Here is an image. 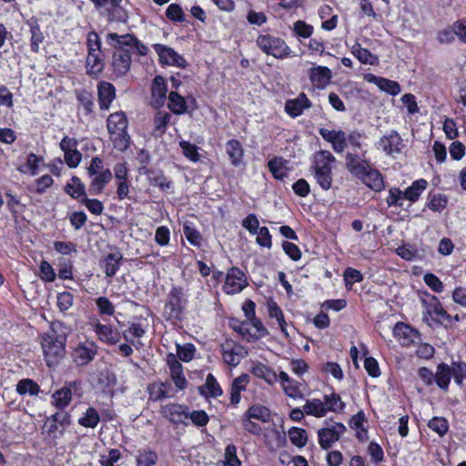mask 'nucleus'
<instances>
[{
    "mask_svg": "<svg viewBox=\"0 0 466 466\" xmlns=\"http://www.w3.org/2000/svg\"><path fill=\"white\" fill-rule=\"evenodd\" d=\"M67 329L60 321H53L50 329L41 337V347L46 365L55 368L66 355Z\"/></svg>",
    "mask_w": 466,
    "mask_h": 466,
    "instance_id": "f257e3e1",
    "label": "nucleus"
},
{
    "mask_svg": "<svg viewBox=\"0 0 466 466\" xmlns=\"http://www.w3.org/2000/svg\"><path fill=\"white\" fill-rule=\"evenodd\" d=\"M128 121L122 111L110 114L107 117L106 127L114 147L124 151L129 147L130 137L127 134Z\"/></svg>",
    "mask_w": 466,
    "mask_h": 466,
    "instance_id": "f03ea898",
    "label": "nucleus"
},
{
    "mask_svg": "<svg viewBox=\"0 0 466 466\" xmlns=\"http://www.w3.org/2000/svg\"><path fill=\"white\" fill-rule=\"evenodd\" d=\"M86 171L90 179L89 191L91 194L101 193L113 177L111 170L105 167L104 162L99 157L91 159Z\"/></svg>",
    "mask_w": 466,
    "mask_h": 466,
    "instance_id": "7ed1b4c3",
    "label": "nucleus"
},
{
    "mask_svg": "<svg viewBox=\"0 0 466 466\" xmlns=\"http://www.w3.org/2000/svg\"><path fill=\"white\" fill-rule=\"evenodd\" d=\"M425 304V313L423 315V320L431 326L429 318L431 319L437 325L443 326L446 329L452 327L451 315L447 312L442 307L440 300L435 296H428V300H423Z\"/></svg>",
    "mask_w": 466,
    "mask_h": 466,
    "instance_id": "20e7f679",
    "label": "nucleus"
},
{
    "mask_svg": "<svg viewBox=\"0 0 466 466\" xmlns=\"http://www.w3.org/2000/svg\"><path fill=\"white\" fill-rule=\"evenodd\" d=\"M257 46L268 56L282 59L290 56L291 50L286 42L271 35H260L257 38Z\"/></svg>",
    "mask_w": 466,
    "mask_h": 466,
    "instance_id": "39448f33",
    "label": "nucleus"
},
{
    "mask_svg": "<svg viewBox=\"0 0 466 466\" xmlns=\"http://www.w3.org/2000/svg\"><path fill=\"white\" fill-rule=\"evenodd\" d=\"M73 395L81 398L83 396L82 381L79 380L66 381L65 385L56 390L52 395V404L58 409L66 408Z\"/></svg>",
    "mask_w": 466,
    "mask_h": 466,
    "instance_id": "423d86ee",
    "label": "nucleus"
},
{
    "mask_svg": "<svg viewBox=\"0 0 466 466\" xmlns=\"http://www.w3.org/2000/svg\"><path fill=\"white\" fill-rule=\"evenodd\" d=\"M427 185L428 183L425 179H418L414 181L405 191H401L398 188H391L390 190V196L387 198V204H396V202L400 199L415 202L426 189Z\"/></svg>",
    "mask_w": 466,
    "mask_h": 466,
    "instance_id": "0eeeda50",
    "label": "nucleus"
},
{
    "mask_svg": "<svg viewBox=\"0 0 466 466\" xmlns=\"http://www.w3.org/2000/svg\"><path fill=\"white\" fill-rule=\"evenodd\" d=\"M183 290L181 288H173L167 295L163 315L167 320H178L183 312Z\"/></svg>",
    "mask_w": 466,
    "mask_h": 466,
    "instance_id": "6e6552de",
    "label": "nucleus"
},
{
    "mask_svg": "<svg viewBox=\"0 0 466 466\" xmlns=\"http://www.w3.org/2000/svg\"><path fill=\"white\" fill-rule=\"evenodd\" d=\"M247 285L248 280L243 271L236 267H232L227 272L223 290L227 294L233 295L239 293Z\"/></svg>",
    "mask_w": 466,
    "mask_h": 466,
    "instance_id": "1a4fd4ad",
    "label": "nucleus"
},
{
    "mask_svg": "<svg viewBox=\"0 0 466 466\" xmlns=\"http://www.w3.org/2000/svg\"><path fill=\"white\" fill-rule=\"evenodd\" d=\"M153 48L157 54L159 62L162 65L177 66L179 68H185L187 66V63L186 59L173 48L161 44H155Z\"/></svg>",
    "mask_w": 466,
    "mask_h": 466,
    "instance_id": "9d476101",
    "label": "nucleus"
},
{
    "mask_svg": "<svg viewBox=\"0 0 466 466\" xmlns=\"http://www.w3.org/2000/svg\"><path fill=\"white\" fill-rule=\"evenodd\" d=\"M106 41L113 47L124 45L125 47L136 49L141 56H145L147 53V47L129 34L120 35L116 33H109L106 35Z\"/></svg>",
    "mask_w": 466,
    "mask_h": 466,
    "instance_id": "9b49d317",
    "label": "nucleus"
},
{
    "mask_svg": "<svg viewBox=\"0 0 466 466\" xmlns=\"http://www.w3.org/2000/svg\"><path fill=\"white\" fill-rule=\"evenodd\" d=\"M96 354L97 346L93 341L86 340L74 349L72 358L77 366H85L91 362Z\"/></svg>",
    "mask_w": 466,
    "mask_h": 466,
    "instance_id": "f8f14e48",
    "label": "nucleus"
},
{
    "mask_svg": "<svg viewBox=\"0 0 466 466\" xmlns=\"http://www.w3.org/2000/svg\"><path fill=\"white\" fill-rule=\"evenodd\" d=\"M70 416L67 412H56L51 417H48L44 424L43 430L47 432L48 435L56 438V433L63 435L65 429L69 425Z\"/></svg>",
    "mask_w": 466,
    "mask_h": 466,
    "instance_id": "ddd939ff",
    "label": "nucleus"
},
{
    "mask_svg": "<svg viewBox=\"0 0 466 466\" xmlns=\"http://www.w3.org/2000/svg\"><path fill=\"white\" fill-rule=\"evenodd\" d=\"M346 431V427L342 423H336L330 428H323L318 431L319 443L323 450H329L341 435Z\"/></svg>",
    "mask_w": 466,
    "mask_h": 466,
    "instance_id": "4468645a",
    "label": "nucleus"
},
{
    "mask_svg": "<svg viewBox=\"0 0 466 466\" xmlns=\"http://www.w3.org/2000/svg\"><path fill=\"white\" fill-rule=\"evenodd\" d=\"M115 48L116 51L113 53L112 66L117 76H123L130 69L131 56L129 49H127L124 45H118L117 47Z\"/></svg>",
    "mask_w": 466,
    "mask_h": 466,
    "instance_id": "2eb2a0df",
    "label": "nucleus"
},
{
    "mask_svg": "<svg viewBox=\"0 0 466 466\" xmlns=\"http://www.w3.org/2000/svg\"><path fill=\"white\" fill-rule=\"evenodd\" d=\"M161 415L173 424L185 423L188 419V408L179 403H167L160 408Z\"/></svg>",
    "mask_w": 466,
    "mask_h": 466,
    "instance_id": "dca6fc26",
    "label": "nucleus"
},
{
    "mask_svg": "<svg viewBox=\"0 0 466 466\" xmlns=\"http://www.w3.org/2000/svg\"><path fill=\"white\" fill-rule=\"evenodd\" d=\"M309 78L314 88L324 89L332 78L331 70L327 66H316L309 68Z\"/></svg>",
    "mask_w": 466,
    "mask_h": 466,
    "instance_id": "f3484780",
    "label": "nucleus"
},
{
    "mask_svg": "<svg viewBox=\"0 0 466 466\" xmlns=\"http://www.w3.org/2000/svg\"><path fill=\"white\" fill-rule=\"evenodd\" d=\"M167 364L170 370V377L178 390L187 388V381L183 374L182 364L177 360L174 354L167 356Z\"/></svg>",
    "mask_w": 466,
    "mask_h": 466,
    "instance_id": "a211bd4d",
    "label": "nucleus"
},
{
    "mask_svg": "<svg viewBox=\"0 0 466 466\" xmlns=\"http://www.w3.org/2000/svg\"><path fill=\"white\" fill-rule=\"evenodd\" d=\"M319 135L327 142L332 145V148L337 153H341L346 148V134L342 130H329L328 128H319Z\"/></svg>",
    "mask_w": 466,
    "mask_h": 466,
    "instance_id": "6ab92c4d",
    "label": "nucleus"
},
{
    "mask_svg": "<svg viewBox=\"0 0 466 466\" xmlns=\"http://www.w3.org/2000/svg\"><path fill=\"white\" fill-rule=\"evenodd\" d=\"M248 356L247 350L238 344L229 345L227 344L222 347V357L229 366L236 367L239 364L241 360Z\"/></svg>",
    "mask_w": 466,
    "mask_h": 466,
    "instance_id": "aec40b11",
    "label": "nucleus"
},
{
    "mask_svg": "<svg viewBox=\"0 0 466 466\" xmlns=\"http://www.w3.org/2000/svg\"><path fill=\"white\" fill-rule=\"evenodd\" d=\"M393 334L403 346H410L419 339L418 331L403 322L395 325Z\"/></svg>",
    "mask_w": 466,
    "mask_h": 466,
    "instance_id": "412c9836",
    "label": "nucleus"
},
{
    "mask_svg": "<svg viewBox=\"0 0 466 466\" xmlns=\"http://www.w3.org/2000/svg\"><path fill=\"white\" fill-rule=\"evenodd\" d=\"M279 378L282 390L288 397L294 400L303 398V393L300 390V383L299 381L291 379L285 371H280Z\"/></svg>",
    "mask_w": 466,
    "mask_h": 466,
    "instance_id": "4be33fe9",
    "label": "nucleus"
},
{
    "mask_svg": "<svg viewBox=\"0 0 466 466\" xmlns=\"http://www.w3.org/2000/svg\"><path fill=\"white\" fill-rule=\"evenodd\" d=\"M99 106L102 110H107L116 97V88L108 82H99L97 85Z\"/></svg>",
    "mask_w": 466,
    "mask_h": 466,
    "instance_id": "5701e85b",
    "label": "nucleus"
},
{
    "mask_svg": "<svg viewBox=\"0 0 466 466\" xmlns=\"http://www.w3.org/2000/svg\"><path fill=\"white\" fill-rule=\"evenodd\" d=\"M94 331L98 339L106 344H116L120 340V333L117 329L109 325L96 323L94 326Z\"/></svg>",
    "mask_w": 466,
    "mask_h": 466,
    "instance_id": "b1692460",
    "label": "nucleus"
},
{
    "mask_svg": "<svg viewBox=\"0 0 466 466\" xmlns=\"http://www.w3.org/2000/svg\"><path fill=\"white\" fill-rule=\"evenodd\" d=\"M365 79L370 83L375 84L380 90L392 96H396L400 92V86L396 81L376 76L372 74L366 75Z\"/></svg>",
    "mask_w": 466,
    "mask_h": 466,
    "instance_id": "393cba45",
    "label": "nucleus"
},
{
    "mask_svg": "<svg viewBox=\"0 0 466 466\" xmlns=\"http://www.w3.org/2000/svg\"><path fill=\"white\" fill-rule=\"evenodd\" d=\"M311 103L305 94H300L297 98L286 102V112L295 117L302 114L304 109L309 108Z\"/></svg>",
    "mask_w": 466,
    "mask_h": 466,
    "instance_id": "a878e982",
    "label": "nucleus"
},
{
    "mask_svg": "<svg viewBox=\"0 0 466 466\" xmlns=\"http://www.w3.org/2000/svg\"><path fill=\"white\" fill-rule=\"evenodd\" d=\"M122 259L123 256L119 251L109 253L104 258L101 266L106 277L111 278L116 274Z\"/></svg>",
    "mask_w": 466,
    "mask_h": 466,
    "instance_id": "bb28decb",
    "label": "nucleus"
},
{
    "mask_svg": "<svg viewBox=\"0 0 466 466\" xmlns=\"http://www.w3.org/2000/svg\"><path fill=\"white\" fill-rule=\"evenodd\" d=\"M250 372L255 377L264 380L268 385H273L278 380V375L275 370L261 362L254 363Z\"/></svg>",
    "mask_w": 466,
    "mask_h": 466,
    "instance_id": "cd10ccee",
    "label": "nucleus"
},
{
    "mask_svg": "<svg viewBox=\"0 0 466 466\" xmlns=\"http://www.w3.org/2000/svg\"><path fill=\"white\" fill-rule=\"evenodd\" d=\"M248 382L249 376L248 374H241L233 380L230 389V402L232 405L239 403L241 399L240 393L246 390Z\"/></svg>",
    "mask_w": 466,
    "mask_h": 466,
    "instance_id": "c85d7f7f",
    "label": "nucleus"
},
{
    "mask_svg": "<svg viewBox=\"0 0 466 466\" xmlns=\"http://www.w3.org/2000/svg\"><path fill=\"white\" fill-rule=\"evenodd\" d=\"M380 146L389 155L400 153L401 137L396 131H391L388 136H385L380 139Z\"/></svg>",
    "mask_w": 466,
    "mask_h": 466,
    "instance_id": "c756f323",
    "label": "nucleus"
},
{
    "mask_svg": "<svg viewBox=\"0 0 466 466\" xmlns=\"http://www.w3.org/2000/svg\"><path fill=\"white\" fill-rule=\"evenodd\" d=\"M172 387L171 384L167 381L153 383L148 387L149 399L157 401L162 399L171 398L174 394L171 392Z\"/></svg>",
    "mask_w": 466,
    "mask_h": 466,
    "instance_id": "7c9ffc66",
    "label": "nucleus"
},
{
    "mask_svg": "<svg viewBox=\"0 0 466 466\" xmlns=\"http://www.w3.org/2000/svg\"><path fill=\"white\" fill-rule=\"evenodd\" d=\"M151 93L154 105L156 106H163L167 96V86L163 76H157L154 78Z\"/></svg>",
    "mask_w": 466,
    "mask_h": 466,
    "instance_id": "2f4dec72",
    "label": "nucleus"
},
{
    "mask_svg": "<svg viewBox=\"0 0 466 466\" xmlns=\"http://www.w3.org/2000/svg\"><path fill=\"white\" fill-rule=\"evenodd\" d=\"M451 378V368L448 364L440 363L437 366L436 374L434 380L436 384L444 391L448 390L449 384Z\"/></svg>",
    "mask_w": 466,
    "mask_h": 466,
    "instance_id": "473e14b6",
    "label": "nucleus"
},
{
    "mask_svg": "<svg viewBox=\"0 0 466 466\" xmlns=\"http://www.w3.org/2000/svg\"><path fill=\"white\" fill-rule=\"evenodd\" d=\"M226 151L228 155L232 165L238 166L244 156V150L238 140L231 139L226 144Z\"/></svg>",
    "mask_w": 466,
    "mask_h": 466,
    "instance_id": "72a5a7b5",
    "label": "nucleus"
},
{
    "mask_svg": "<svg viewBox=\"0 0 466 466\" xmlns=\"http://www.w3.org/2000/svg\"><path fill=\"white\" fill-rule=\"evenodd\" d=\"M346 167L351 174L358 177L364 174L365 170L368 168L366 162L362 161L358 156L350 153L346 156Z\"/></svg>",
    "mask_w": 466,
    "mask_h": 466,
    "instance_id": "f704fd0d",
    "label": "nucleus"
},
{
    "mask_svg": "<svg viewBox=\"0 0 466 466\" xmlns=\"http://www.w3.org/2000/svg\"><path fill=\"white\" fill-rule=\"evenodd\" d=\"M307 415H312L317 418H322L327 414L325 404L319 399L308 400L303 407Z\"/></svg>",
    "mask_w": 466,
    "mask_h": 466,
    "instance_id": "c9c22d12",
    "label": "nucleus"
},
{
    "mask_svg": "<svg viewBox=\"0 0 466 466\" xmlns=\"http://www.w3.org/2000/svg\"><path fill=\"white\" fill-rule=\"evenodd\" d=\"M199 391L202 395L213 398L222 395L223 392L216 378L211 373L207 376L206 383L199 388Z\"/></svg>",
    "mask_w": 466,
    "mask_h": 466,
    "instance_id": "e433bc0d",
    "label": "nucleus"
},
{
    "mask_svg": "<svg viewBox=\"0 0 466 466\" xmlns=\"http://www.w3.org/2000/svg\"><path fill=\"white\" fill-rule=\"evenodd\" d=\"M288 163L283 157H276L269 160L268 166L274 177L283 179L287 176Z\"/></svg>",
    "mask_w": 466,
    "mask_h": 466,
    "instance_id": "4c0bfd02",
    "label": "nucleus"
},
{
    "mask_svg": "<svg viewBox=\"0 0 466 466\" xmlns=\"http://www.w3.org/2000/svg\"><path fill=\"white\" fill-rule=\"evenodd\" d=\"M167 99V106L174 114L181 115L186 113L187 105L185 98L182 96H180L177 92L171 91L168 95Z\"/></svg>",
    "mask_w": 466,
    "mask_h": 466,
    "instance_id": "58836bf2",
    "label": "nucleus"
},
{
    "mask_svg": "<svg viewBox=\"0 0 466 466\" xmlns=\"http://www.w3.org/2000/svg\"><path fill=\"white\" fill-rule=\"evenodd\" d=\"M16 392L20 395L37 396L40 392V387L32 379H22L16 384Z\"/></svg>",
    "mask_w": 466,
    "mask_h": 466,
    "instance_id": "ea45409f",
    "label": "nucleus"
},
{
    "mask_svg": "<svg viewBox=\"0 0 466 466\" xmlns=\"http://www.w3.org/2000/svg\"><path fill=\"white\" fill-rule=\"evenodd\" d=\"M364 184H366L369 187L379 191L381 189L383 182L380 174L377 170H372L368 168L365 170V173L360 177Z\"/></svg>",
    "mask_w": 466,
    "mask_h": 466,
    "instance_id": "a19ab883",
    "label": "nucleus"
},
{
    "mask_svg": "<svg viewBox=\"0 0 466 466\" xmlns=\"http://www.w3.org/2000/svg\"><path fill=\"white\" fill-rule=\"evenodd\" d=\"M244 415L264 423L268 422L271 419L269 410L262 405H253L249 407Z\"/></svg>",
    "mask_w": 466,
    "mask_h": 466,
    "instance_id": "79ce46f5",
    "label": "nucleus"
},
{
    "mask_svg": "<svg viewBox=\"0 0 466 466\" xmlns=\"http://www.w3.org/2000/svg\"><path fill=\"white\" fill-rule=\"evenodd\" d=\"M100 421V416L97 410L89 407L84 415L78 419V424L85 428H96Z\"/></svg>",
    "mask_w": 466,
    "mask_h": 466,
    "instance_id": "37998d69",
    "label": "nucleus"
},
{
    "mask_svg": "<svg viewBox=\"0 0 466 466\" xmlns=\"http://www.w3.org/2000/svg\"><path fill=\"white\" fill-rule=\"evenodd\" d=\"M171 116L166 111H158L154 117V135L161 136L166 132Z\"/></svg>",
    "mask_w": 466,
    "mask_h": 466,
    "instance_id": "c03bdc74",
    "label": "nucleus"
},
{
    "mask_svg": "<svg viewBox=\"0 0 466 466\" xmlns=\"http://www.w3.org/2000/svg\"><path fill=\"white\" fill-rule=\"evenodd\" d=\"M104 67L103 61L97 52H89L86 58V69L89 75H98Z\"/></svg>",
    "mask_w": 466,
    "mask_h": 466,
    "instance_id": "a18cd8bd",
    "label": "nucleus"
},
{
    "mask_svg": "<svg viewBox=\"0 0 466 466\" xmlns=\"http://www.w3.org/2000/svg\"><path fill=\"white\" fill-rule=\"evenodd\" d=\"M28 25L31 33V50L34 53L39 52V46L44 40L43 33L41 32L39 25L35 21H29Z\"/></svg>",
    "mask_w": 466,
    "mask_h": 466,
    "instance_id": "49530a36",
    "label": "nucleus"
},
{
    "mask_svg": "<svg viewBox=\"0 0 466 466\" xmlns=\"http://www.w3.org/2000/svg\"><path fill=\"white\" fill-rule=\"evenodd\" d=\"M335 161L333 155L328 150H320L315 155V170L331 168L330 164Z\"/></svg>",
    "mask_w": 466,
    "mask_h": 466,
    "instance_id": "de8ad7c7",
    "label": "nucleus"
},
{
    "mask_svg": "<svg viewBox=\"0 0 466 466\" xmlns=\"http://www.w3.org/2000/svg\"><path fill=\"white\" fill-rule=\"evenodd\" d=\"M324 404L328 411L338 412L341 411L345 408V403L341 400V398L337 393L324 396Z\"/></svg>",
    "mask_w": 466,
    "mask_h": 466,
    "instance_id": "09e8293b",
    "label": "nucleus"
},
{
    "mask_svg": "<svg viewBox=\"0 0 466 466\" xmlns=\"http://www.w3.org/2000/svg\"><path fill=\"white\" fill-rule=\"evenodd\" d=\"M291 443L297 447H304L308 441V433L304 429L292 427L289 431Z\"/></svg>",
    "mask_w": 466,
    "mask_h": 466,
    "instance_id": "8fccbe9b",
    "label": "nucleus"
},
{
    "mask_svg": "<svg viewBox=\"0 0 466 466\" xmlns=\"http://www.w3.org/2000/svg\"><path fill=\"white\" fill-rule=\"evenodd\" d=\"M268 315L270 318H275L278 321V324L283 333L288 335L286 331L287 322L285 321L283 312L281 309L278 306V304L274 301H271L268 305Z\"/></svg>",
    "mask_w": 466,
    "mask_h": 466,
    "instance_id": "3c124183",
    "label": "nucleus"
},
{
    "mask_svg": "<svg viewBox=\"0 0 466 466\" xmlns=\"http://www.w3.org/2000/svg\"><path fill=\"white\" fill-rule=\"evenodd\" d=\"M65 189L66 192L74 198L78 199L81 197H85V186L76 177L71 179V182L66 186Z\"/></svg>",
    "mask_w": 466,
    "mask_h": 466,
    "instance_id": "603ef678",
    "label": "nucleus"
},
{
    "mask_svg": "<svg viewBox=\"0 0 466 466\" xmlns=\"http://www.w3.org/2000/svg\"><path fill=\"white\" fill-rule=\"evenodd\" d=\"M146 331L140 324L133 323L123 332V337L127 341L132 342L136 348L138 349L139 346H142V343L138 342L137 344H135L132 338L139 339L143 337Z\"/></svg>",
    "mask_w": 466,
    "mask_h": 466,
    "instance_id": "864d4df0",
    "label": "nucleus"
},
{
    "mask_svg": "<svg viewBox=\"0 0 466 466\" xmlns=\"http://www.w3.org/2000/svg\"><path fill=\"white\" fill-rule=\"evenodd\" d=\"M157 454L151 450L140 451L137 456V466H153L157 463Z\"/></svg>",
    "mask_w": 466,
    "mask_h": 466,
    "instance_id": "5fc2aeb1",
    "label": "nucleus"
},
{
    "mask_svg": "<svg viewBox=\"0 0 466 466\" xmlns=\"http://www.w3.org/2000/svg\"><path fill=\"white\" fill-rule=\"evenodd\" d=\"M76 98L80 103L81 107L86 116H88L93 111L94 100L92 95L85 90L79 91L76 94Z\"/></svg>",
    "mask_w": 466,
    "mask_h": 466,
    "instance_id": "6e6d98bb",
    "label": "nucleus"
},
{
    "mask_svg": "<svg viewBox=\"0 0 466 466\" xmlns=\"http://www.w3.org/2000/svg\"><path fill=\"white\" fill-rule=\"evenodd\" d=\"M353 55L363 64L374 65L377 57L374 56L368 49L356 45L352 47Z\"/></svg>",
    "mask_w": 466,
    "mask_h": 466,
    "instance_id": "4d7b16f0",
    "label": "nucleus"
},
{
    "mask_svg": "<svg viewBox=\"0 0 466 466\" xmlns=\"http://www.w3.org/2000/svg\"><path fill=\"white\" fill-rule=\"evenodd\" d=\"M428 426L431 430L437 432L441 437L444 436L449 430L448 421L445 418L442 417L432 418L429 421Z\"/></svg>",
    "mask_w": 466,
    "mask_h": 466,
    "instance_id": "13d9d810",
    "label": "nucleus"
},
{
    "mask_svg": "<svg viewBox=\"0 0 466 466\" xmlns=\"http://www.w3.org/2000/svg\"><path fill=\"white\" fill-rule=\"evenodd\" d=\"M224 466H241V461L237 456V447L234 444H228L225 449Z\"/></svg>",
    "mask_w": 466,
    "mask_h": 466,
    "instance_id": "bf43d9fd",
    "label": "nucleus"
},
{
    "mask_svg": "<svg viewBox=\"0 0 466 466\" xmlns=\"http://www.w3.org/2000/svg\"><path fill=\"white\" fill-rule=\"evenodd\" d=\"M396 253L401 258L408 260V261L421 258V256L419 253V249H417L410 245H403V246L399 247L396 249Z\"/></svg>",
    "mask_w": 466,
    "mask_h": 466,
    "instance_id": "052dcab7",
    "label": "nucleus"
},
{
    "mask_svg": "<svg viewBox=\"0 0 466 466\" xmlns=\"http://www.w3.org/2000/svg\"><path fill=\"white\" fill-rule=\"evenodd\" d=\"M315 177L319 186L324 189H329L331 187L332 176L331 168L317 169L315 170Z\"/></svg>",
    "mask_w": 466,
    "mask_h": 466,
    "instance_id": "680f3d73",
    "label": "nucleus"
},
{
    "mask_svg": "<svg viewBox=\"0 0 466 466\" xmlns=\"http://www.w3.org/2000/svg\"><path fill=\"white\" fill-rule=\"evenodd\" d=\"M96 305L100 315L112 316L115 313V306L106 297L97 298Z\"/></svg>",
    "mask_w": 466,
    "mask_h": 466,
    "instance_id": "e2e57ef3",
    "label": "nucleus"
},
{
    "mask_svg": "<svg viewBox=\"0 0 466 466\" xmlns=\"http://www.w3.org/2000/svg\"><path fill=\"white\" fill-rule=\"evenodd\" d=\"M183 233L190 244L196 247H200L202 237L197 229L191 228L187 224H185L183 226Z\"/></svg>",
    "mask_w": 466,
    "mask_h": 466,
    "instance_id": "0e129e2a",
    "label": "nucleus"
},
{
    "mask_svg": "<svg viewBox=\"0 0 466 466\" xmlns=\"http://www.w3.org/2000/svg\"><path fill=\"white\" fill-rule=\"evenodd\" d=\"M451 377L454 378L458 385H461L464 379H466V363L453 362L451 366Z\"/></svg>",
    "mask_w": 466,
    "mask_h": 466,
    "instance_id": "69168bd1",
    "label": "nucleus"
},
{
    "mask_svg": "<svg viewBox=\"0 0 466 466\" xmlns=\"http://www.w3.org/2000/svg\"><path fill=\"white\" fill-rule=\"evenodd\" d=\"M74 296L68 292L64 291L57 294L56 305L60 311L64 312L69 309L73 305Z\"/></svg>",
    "mask_w": 466,
    "mask_h": 466,
    "instance_id": "338daca9",
    "label": "nucleus"
},
{
    "mask_svg": "<svg viewBox=\"0 0 466 466\" xmlns=\"http://www.w3.org/2000/svg\"><path fill=\"white\" fill-rule=\"evenodd\" d=\"M179 145H180L183 154L186 157H187L188 159H190L193 162L198 161L199 154H198L197 146H195L194 144H191L187 141H181L179 143Z\"/></svg>",
    "mask_w": 466,
    "mask_h": 466,
    "instance_id": "774afa93",
    "label": "nucleus"
}]
</instances>
